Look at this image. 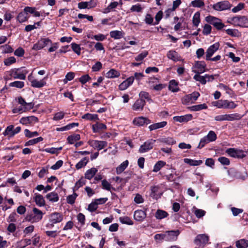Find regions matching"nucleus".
I'll return each mask as SVG.
<instances>
[{"label":"nucleus","mask_w":248,"mask_h":248,"mask_svg":"<svg viewBox=\"0 0 248 248\" xmlns=\"http://www.w3.org/2000/svg\"><path fill=\"white\" fill-rule=\"evenodd\" d=\"M28 72V70L25 67L12 68L5 72L4 79L5 80H11L12 79L25 80L26 78V75Z\"/></svg>","instance_id":"1"},{"label":"nucleus","mask_w":248,"mask_h":248,"mask_svg":"<svg viewBox=\"0 0 248 248\" xmlns=\"http://www.w3.org/2000/svg\"><path fill=\"white\" fill-rule=\"evenodd\" d=\"M63 219V215L62 213L55 212L48 215L49 222L46 225L48 229H52L55 224L61 222Z\"/></svg>","instance_id":"2"},{"label":"nucleus","mask_w":248,"mask_h":248,"mask_svg":"<svg viewBox=\"0 0 248 248\" xmlns=\"http://www.w3.org/2000/svg\"><path fill=\"white\" fill-rule=\"evenodd\" d=\"M217 139L216 133L212 130L210 131L206 136H205L200 140L198 148L201 149L209 142L215 141Z\"/></svg>","instance_id":"3"},{"label":"nucleus","mask_w":248,"mask_h":248,"mask_svg":"<svg viewBox=\"0 0 248 248\" xmlns=\"http://www.w3.org/2000/svg\"><path fill=\"white\" fill-rule=\"evenodd\" d=\"M33 213L28 215L26 217L27 220L32 223H36L42 220L44 213L36 207L32 209Z\"/></svg>","instance_id":"4"},{"label":"nucleus","mask_w":248,"mask_h":248,"mask_svg":"<svg viewBox=\"0 0 248 248\" xmlns=\"http://www.w3.org/2000/svg\"><path fill=\"white\" fill-rule=\"evenodd\" d=\"M232 24L235 26L248 28V18L245 16H236L231 19Z\"/></svg>","instance_id":"5"},{"label":"nucleus","mask_w":248,"mask_h":248,"mask_svg":"<svg viewBox=\"0 0 248 248\" xmlns=\"http://www.w3.org/2000/svg\"><path fill=\"white\" fill-rule=\"evenodd\" d=\"M232 6V4L229 1L223 0L214 4L212 8L214 10L220 12L230 10Z\"/></svg>","instance_id":"6"},{"label":"nucleus","mask_w":248,"mask_h":248,"mask_svg":"<svg viewBox=\"0 0 248 248\" xmlns=\"http://www.w3.org/2000/svg\"><path fill=\"white\" fill-rule=\"evenodd\" d=\"M206 71V64L204 61H197L192 67V71L196 74H202Z\"/></svg>","instance_id":"7"},{"label":"nucleus","mask_w":248,"mask_h":248,"mask_svg":"<svg viewBox=\"0 0 248 248\" xmlns=\"http://www.w3.org/2000/svg\"><path fill=\"white\" fill-rule=\"evenodd\" d=\"M226 152L229 155L234 158H243L246 156L245 151L235 148H229Z\"/></svg>","instance_id":"8"},{"label":"nucleus","mask_w":248,"mask_h":248,"mask_svg":"<svg viewBox=\"0 0 248 248\" xmlns=\"http://www.w3.org/2000/svg\"><path fill=\"white\" fill-rule=\"evenodd\" d=\"M200 93L197 92H194L190 94H187L183 97L182 102L183 104L188 105L193 103L200 96Z\"/></svg>","instance_id":"9"},{"label":"nucleus","mask_w":248,"mask_h":248,"mask_svg":"<svg viewBox=\"0 0 248 248\" xmlns=\"http://www.w3.org/2000/svg\"><path fill=\"white\" fill-rule=\"evenodd\" d=\"M88 144L94 149L100 151L107 146L108 142L106 141L90 140L88 141Z\"/></svg>","instance_id":"10"},{"label":"nucleus","mask_w":248,"mask_h":248,"mask_svg":"<svg viewBox=\"0 0 248 248\" xmlns=\"http://www.w3.org/2000/svg\"><path fill=\"white\" fill-rule=\"evenodd\" d=\"M155 140L150 139L146 141L143 144L140 145L139 152L140 153H144L151 150L155 142Z\"/></svg>","instance_id":"11"},{"label":"nucleus","mask_w":248,"mask_h":248,"mask_svg":"<svg viewBox=\"0 0 248 248\" xmlns=\"http://www.w3.org/2000/svg\"><path fill=\"white\" fill-rule=\"evenodd\" d=\"M209 241V236L206 234H200L197 235L195 240V244L201 247H203L205 245L208 243Z\"/></svg>","instance_id":"12"},{"label":"nucleus","mask_w":248,"mask_h":248,"mask_svg":"<svg viewBox=\"0 0 248 248\" xmlns=\"http://www.w3.org/2000/svg\"><path fill=\"white\" fill-rule=\"evenodd\" d=\"M150 196L154 199L157 200L163 194L161 186L159 185L154 186L151 187Z\"/></svg>","instance_id":"13"},{"label":"nucleus","mask_w":248,"mask_h":248,"mask_svg":"<svg viewBox=\"0 0 248 248\" xmlns=\"http://www.w3.org/2000/svg\"><path fill=\"white\" fill-rule=\"evenodd\" d=\"M179 234L180 232L179 230L166 231L165 232V241H176Z\"/></svg>","instance_id":"14"},{"label":"nucleus","mask_w":248,"mask_h":248,"mask_svg":"<svg viewBox=\"0 0 248 248\" xmlns=\"http://www.w3.org/2000/svg\"><path fill=\"white\" fill-rule=\"evenodd\" d=\"M151 123L150 120L143 116L136 117L133 120V124L138 126H142L145 124L147 125Z\"/></svg>","instance_id":"15"},{"label":"nucleus","mask_w":248,"mask_h":248,"mask_svg":"<svg viewBox=\"0 0 248 248\" xmlns=\"http://www.w3.org/2000/svg\"><path fill=\"white\" fill-rule=\"evenodd\" d=\"M97 0H90L89 1H82L78 3V8L80 9H91L97 5Z\"/></svg>","instance_id":"16"},{"label":"nucleus","mask_w":248,"mask_h":248,"mask_svg":"<svg viewBox=\"0 0 248 248\" xmlns=\"http://www.w3.org/2000/svg\"><path fill=\"white\" fill-rule=\"evenodd\" d=\"M219 47V43H215L212 45L210 46L207 49L205 54H206V60L207 59H210V57H211L214 54L218 49Z\"/></svg>","instance_id":"17"},{"label":"nucleus","mask_w":248,"mask_h":248,"mask_svg":"<svg viewBox=\"0 0 248 248\" xmlns=\"http://www.w3.org/2000/svg\"><path fill=\"white\" fill-rule=\"evenodd\" d=\"M134 81V77L132 76L130 77L126 78L125 80L123 81L118 86V89L120 91H124L128 87L131 86Z\"/></svg>","instance_id":"18"},{"label":"nucleus","mask_w":248,"mask_h":248,"mask_svg":"<svg viewBox=\"0 0 248 248\" xmlns=\"http://www.w3.org/2000/svg\"><path fill=\"white\" fill-rule=\"evenodd\" d=\"M38 121V118L34 116L22 117L19 122L24 125H28L32 123H35Z\"/></svg>","instance_id":"19"},{"label":"nucleus","mask_w":248,"mask_h":248,"mask_svg":"<svg viewBox=\"0 0 248 248\" xmlns=\"http://www.w3.org/2000/svg\"><path fill=\"white\" fill-rule=\"evenodd\" d=\"M166 166L167 168L166 169L167 170H174L172 169L170 165H166V162L162 161V160H159L154 165L153 171L154 172H157L158 171H159L163 167Z\"/></svg>","instance_id":"20"},{"label":"nucleus","mask_w":248,"mask_h":248,"mask_svg":"<svg viewBox=\"0 0 248 248\" xmlns=\"http://www.w3.org/2000/svg\"><path fill=\"white\" fill-rule=\"evenodd\" d=\"M33 199L37 206L39 207H43L45 205L46 203L44 198L40 194L37 193H34Z\"/></svg>","instance_id":"21"},{"label":"nucleus","mask_w":248,"mask_h":248,"mask_svg":"<svg viewBox=\"0 0 248 248\" xmlns=\"http://www.w3.org/2000/svg\"><path fill=\"white\" fill-rule=\"evenodd\" d=\"M192 115L190 114H186L182 116H176L173 118L174 121L178 122L179 123H186L192 119Z\"/></svg>","instance_id":"22"},{"label":"nucleus","mask_w":248,"mask_h":248,"mask_svg":"<svg viewBox=\"0 0 248 248\" xmlns=\"http://www.w3.org/2000/svg\"><path fill=\"white\" fill-rule=\"evenodd\" d=\"M146 104L145 101L137 99L132 106V109L135 111H142Z\"/></svg>","instance_id":"23"},{"label":"nucleus","mask_w":248,"mask_h":248,"mask_svg":"<svg viewBox=\"0 0 248 248\" xmlns=\"http://www.w3.org/2000/svg\"><path fill=\"white\" fill-rule=\"evenodd\" d=\"M46 78H44L43 79L39 80L37 79H34L31 81V86L32 87L36 88H40L45 86L46 84Z\"/></svg>","instance_id":"24"},{"label":"nucleus","mask_w":248,"mask_h":248,"mask_svg":"<svg viewBox=\"0 0 248 248\" xmlns=\"http://www.w3.org/2000/svg\"><path fill=\"white\" fill-rule=\"evenodd\" d=\"M146 217V213L142 210H137L135 211L134 214V218L138 221H143Z\"/></svg>","instance_id":"25"},{"label":"nucleus","mask_w":248,"mask_h":248,"mask_svg":"<svg viewBox=\"0 0 248 248\" xmlns=\"http://www.w3.org/2000/svg\"><path fill=\"white\" fill-rule=\"evenodd\" d=\"M29 12L26 10V7L24 8L23 11L20 12L17 16V19L20 23H23L26 22L29 19L28 16Z\"/></svg>","instance_id":"26"},{"label":"nucleus","mask_w":248,"mask_h":248,"mask_svg":"<svg viewBox=\"0 0 248 248\" xmlns=\"http://www.w3.org/2000/svg\"><path fill=\"white\" fill-rule=\"evenodd\" d=\"M106 77L108 78H114L120 77V72L115 69H110L106 73Z\"/></svg>","instance_id":"27"},{"label":"nucleus","mask_w":248,"mask_h":248,"mask_svg":"<svg viewBox=\"0 0 248 248\" xmlns=\"http://www.w3.org/2000/svg\"><path fill=\"white\" fill-rule=\"evenodd\" d=\"M168 88L169 90L173 93L178 92L180 90L178 82L174 79L170 81Z\"/></svg>","instance_id":"28"},{"label":"nucleus","mask_w":248,"mask_h":248,"mask_svg":"<svg viewBox=\"0 0 248 248\" xmlns=\"http://www.w3.org/2000/svg\"><path fill=\"white\" fill-rule=\"evenodd\" d=\"M167 57L169 59L174 62L180 61L182 59L179 54L175 51L170 50L167 53Z\"/></svg>","instance_id":"29"},{"label":"nucleus","mask_w":248,"mask_h":248,"mask_svg":"<svg viewBox=\"0 0 248 248\" xmlns=\"http://www.w3.org/2000/svg\"><path fill=\"white\" fill-rule=\"evenodd\" d=\"M110 36L111 38L118 40L123 38L124 35V32L122 31H112L109 32Z\"/></svg>","instance_id":"30"},{"label":"nucleus","mask_w":248,"mask_h":248,"mask_svg":"<svg viewBox=\"0 0 248 248\" xmlns=\"http://www.w3.org/2000/svg\"><path fill=\"white\" fill-rule=\"evenodd\" d=\"M106 125L103 123L97 122L92 125V129L93 133H99L101 130L106 129Z\"/></svg>","instance_id":"31"},{"label":"nucleus","mask_w":248,"mask_h":248,"mask_svg":"<svg viewBox=\"0 0 248 248\" xmlns=\"http://www.w3.org/2000/svg\"><path fill=\"white\" fill-rule=\"evenodd\" d=\"M167 124V122L166 121H162L159 123H155L151 124L149 126L150 131H153L159 128L164 127Z\"/></svg>","instance_id":"32"},{"label":"nucleus","mask_w":248,"mask_h":248,"mask_svg":"<svg viewBox=\"0 0 248 248\" xmlns=\"http://www.w3.org/2000/svg\"><path fill=\"white\" fill-rule=\"evenodd\" d=\"M31 244V240L24 239L18 241L16 244V248H25L26 246Z\"/></svg>","instance_id":"33"},{"label":"nucleus","mask_w":248,"mask_h":248,"mask_svg":"<svg viewBox=\"0 0 248 248\" xmlns=\"http://www.w3.org/2000/svg\"><path fill=\"white\" fill-rule=\"evenodd\" d=\"M139 99L142 100V101H145L149 102V103L152 102L153 101L151 99V96L149 93L145 91H141L139 94Z\"/></svg>","instance_id":"34"},{"label":"nucleus","mask_w":248,"mask_h":248,"mask_svg":"<svg viewBox=\"0 0 248 248\" xmlns=\"http://www.w3.org/2000/svg\"><path fill=\"white\" fill-rule=\"evenodd\" d=\"M26 10L29 12V13L33 15L34 16L39 17L40 16H43V13H44V11L38 12L36 11L35 7H26Z\"/></svg>","instance_id":"35"},{"label":"nucleus","mask_w":248,"mask_h":248,"mask_svg":"<svg viewBox=\"0 0 248 248\" xmlns=\"http://www.w3.org/2000/svg\"><path fill=\"white\" fill-rule=\"evenodd\" d=\"M243 117V115H242L240 114H239L237 113L226 114L227 121H235V120H239Z\"/></svg>","instance_id":"36"},{"label":"nucleus","mask_w":248,"mask_h":248,"mask_svg":"<svg viewBox=\"0 0 248 248\" xmlns=\"http://www.w3.org/2000/svg\"><path fill=\"white\" fill-rule=\"evenodd\" d=\"M46 198L50 202H56L59 200L58 194L54 192H52L46 195Z\"/></svg>","instance_id":"37"},{"label":"nucleus","mask_w":248,"mask_h":248,"mask_svg":"<svg viewBox=\"0 0 248 248\" xmlns=\"http://www.w3.org/2000/svg\"><path fill=\"white\" fill-rule=\"evenodd\" d=\"M98 170L95 168H92L88 170L85 173V178L91 180L97 172Z\"/></svg>","instance_id":"38"},{"label":"nucleus","mask_w":248,"mask_h":248,"mask_svg":"<svg viewBox=\"0 0 248 248\" xmlns=\"http://www.w3.org/2000/svg\"><path fill=\"white\" fill-rule=\"evenodd\" d=\"M129 164V162L127 160H125L119 165L116 169V173L117 174H120L123 172L127 167Z\"/></svg>","instance_id":"39"},{"label":"nucleus","mask_w":248,"mask_h":248,"mask_svg":"<svg viewBox=\"0 0 248 248\" xmlns=\"http://www.w3.org/2000/svg\"><path fill=\"white\" fill-rule=\"evenodd\" d=\"M80 139V136L78 134H74L71 135L67 138V141L70 144H73L75 142Z\"/></svg>","instance_id":"40"},{"label":"nucleus","mask_w":248,"mask_h":248,"mask_svg":"<svg viewBox=\"0 0 248 248\" xmlns=\"http://www.w3.org/2000/svg\"><path fill=\"white\" fill-rule=\"evenodd\" d=\"M184 161L185 163L192 166H199L203 163L202 160H196L190 158H185Z\"/></svg>","instance_id":"41"},{"label":"nucleus","mask_w":248,"mask_h":248,"mask_svg":"<svg viewBox=\"0 0 248 248\" xmlns=\"http://www.w3.org/2000/svg\"><path fill=\"white\" fill-rule=\"evenodd\" d=\"M237 105L232 101L224 100V109H232L237 107Z\"/></svg>","instance_id":"42"},{"label":"nucleus","mask_w":248,"mask_h":248,"mask_svg":"<svg viewBox=\"0 0 248 248\" xmlns=\"http://www.w3.org/2000/svg\"><path fill=\"white\" fill-rule=\"evenodd\" d=\"M208 108L207 105L205 103L202 104L196 105L192 106L189 108L191 111H197L202 109H206Z\"/></svg>","instance_id":"43"},{"label":"nucleus","mask_w":248,"mask_h":248,"mask_svg":"<svg viewBox=\"0 0 248 248\" xmlns=\"http://www.w3.org/2000/svg\"><path fill=\"white\" fill-rule=\"evenodd\" d=\"M87 37L88 38H91L92 39H93L95 40L98 41V42H99V41H103L104 40L106 39L107 35H104L102 33H99L93 36L88 35Z\"/></svg>","instance_id":"44"},{"label":"nucleus","mask_w":248,"mask_h":248,"mask_svg":"<svg viewBox=\"0 0 248 248\" xmlns=\"http://www.w3.org/2000/svg\"><path fill=\"white\" fill-rule=\"evenodd\" d=\"M89 161V159L88 157L83 158L76 165V168L77 170H79L84 167L87 164Z\"/></svg>","instance_id":"45"},{"label":"nucleus","mask_w":248,"mask_h":248,"mask_svg":"<svg viewBox=\"0 0 248 248\" xmlns=\"http://www.w3.org/2000/svg\"><path fill=\"white\" fill-rule=\"evenodd\" d=\"M14 126L13 125H10L8 126L4 132L2 133V134L4 136H9V139L10 138H12L14 137V136H12V133L14 132Z\"/></svg>","instance_id":"46"},{"label":"nucleus","mask_w":248,"mask_h":248,"mask_svg":"<svg viewBox=\"0 0 248 248\" xmlns=\"http://www.w3.org/2000/svg\"><path fill=\"white\" fill-rule=\"evenodd\" d=\"M168 216V214L167 212L158 209L156 211L155 215V217L158 219H162Z\"/></svg>","instance_id":"47"},{"label":"nucleus","mask_w":248,"mask_h":248,"mask_svg":"<svg viewBox=\"0 0 248 248\" xmlns=\"http://www.w3.org/2000/svg\"><path fill=\"white\" fill-rule=\"evenodd\" d=\"M83 119L89 121H93L98 120V115L96 114L86 113L82 116Z\"/></svg>","instance_id":"48"},{"label":"nucleus","mask_w":248,"mask_h":248,"mask_svg":"<svg viewBox=\"0 0 248 248\" xmlns=\"http://www.w3.org/2000/svg\"><path fill=\"white\" fill-rule=\"evenodd\" d=\"M236 247L237 248H247L248 247V241L245 239H241L236 242Z\"/></svg>","instance_id":"49"},{"label":"nucleus","mask_w":248,"mask_h":248,"mask_svg":"<svg viewBox=\"0 0 248 248\" xmlns=\"http://www.w3.org/2000/svg\"><path fill=\"white\" fill-rule=\"evenodd\" d=\"M190 5L193 7L202 8L204 6L203 0H194L190 3Z\"/></svg>","instance_id":"50"},{"label":"nucleus","mask_w":248,"mask_h":248,"mask_svg":"<svg viewBox=\"0 0 248 248\" xmlns=\"http://www.w3.org/2000/svg\"><path fill=\"white\" fill-rule=\"evenodd\" d=\"M201 74H195L193 77V79L196 81L200 82L202 84L204 85L206 83L205 75L201 76Z\"/></svg>","instance_id":"51"},{"label":"nucleus","mask_w":248,"mask_h":248,"mask_svg":"<svg viewBox=\"0 0 248 248\" xmlns=\"http://www.w3.org/2000/svg\"><path fill=\"white\" fill-rule=\"evenodd\" d=\"M118 5V2L114 1L111 2L108 7L104 9V13L107 14L109 13L112 9L117 7Z\"/></svg>","instance_id":"52"},{"label":"nucleus","mask_w":248,"mask_h":248,"mask_svg":"<svg viewBox=\"0 0 248 248\" xmlns=\"http://www.w3.org/2000/svg\"><path fill=\"white\" fill-rule=\"evenodd\" d=\"M71 48L73 51L78 55H80L81 54V48L80 46L76 43H72L71 44Z\"/></svg>","instance_id":"53"},{"label":"nucleus","mask_w":248,"mask_h":248,"mask_svg":"<svg viewBox=\"0 0 248 248\" xmlns=\"http://www.w3.org/2000/svg\"><path fill=\"white\" fill-rule=\"evenodd\" d=\"M120 221L122 224H127L128 225H132L134 223L133 221L128 217H123L119 218Z\"/></svg>","instance_id":"54"},{"label":"nucleus","mask_w":248,"mask_h":248,"mask_svg":"<svg viewBox=\"0 0 248 248\" xmlns=\"http://www.w3.org/2000/svg\"><path fill=\"white\" fill-rule=\"evenodd\" d=\"M78 196V195L76 193L74 192V193L70 195L67 197V202L70 204H73L75 203V200Z\"/></svg>","instance_id":"55"},{"label":"nucleus","mask_w":248,"mask_h":248,"mask_svg":"<svg viewBox=\"0 0 248 248\" xmlns=\"http://www.w3.org/2000/svg\"><path fill=\"white\" fill-rule=\"evenodd\" d=\"M43 140V139L41 137H38L35 139H33L31 140H29L27 142H26L25 144V146H31L34 145L35 144L39 142L42 141Z\"/></svg>","instance_id":"56"},{"label":"nucleus","mask_w":248,"mask_h":248,"mask_svg":"<svg viewBox=\"0 0 248 248\" xmlns=\"http://www.w3.org/2000/svg\"><path fill=\"white\" fill-rule=\"evenodd\" d=\"M143 9V8L141 6V4L137 3L135 5H132L130 8V10L132 12L140 13L142 12Z\"/></svg>","instance_id":"57"},{"label":"nucleus","mask_w":248,"mask_h":248,"mask_svg":"<svg viewBox=\"0 0 248 248\" xmlns=\"http://www.w3.org/2000/svg\"><path fill=\"white\" fill-rule=\"evenodd\" d=\"M192 22L194 26H198L200 23V14L199 12L195 13L193 16Z\"/></svg>","instance_id":"58"},{"label":"nucleus","mask_w":248,"mask_h":248,"mask_svg":"<svg viewBox=\"0 0 248 248\" xmlns=\"http://www.w3.org/2000/svg\"><path fill=\"white\" fill-rule=\"evenodd\" d=\"M85 184V180L83 179H80L78 181H77L75 186L73 188V190L74 192L78 190L80 187L82 186Z\"/></svg>","instance_id":"59"},{"label":"nucleus","mask_w":248,"mask_h":248,"mask_svg":"<svg viewBox=\"0 0 248 248\" xmlns=\"http://www.w3.org/2000/svg\"><path fill=\"white\" fill-rule=\"evenodd\" d=\"M9 86L21 89L24 86V82L21 81H15L10 83Z\"/></svg>","instance_id":"60"},{"label":"nucleus","mask_w":248,"mask_h":248,"mask_svg":"<svg viewBox=\"0 0 248 248\" xmlns=\"http://www.w3.org/2000/svg\"><path fill=\"white\" fill-rule=\"evenodd\" d=\"M62 147H60L59 148H47L44 149V151L46 153H50L51 154H55L58 153L59 151H61L62 149Z\"/></svg>","instance_id":"61"},{"label":"nucleus","mask_w":248,"mask_h":248,"mask_svg":"<svg viewBox=\"0 0 248 248\" xmlns=\"http://www.w3.org/2000/svg\"><path fill=\"white\" fill-rule=\"evenodd\" d=\"M75 77V73L72 72H68L66 74L65 78L63 79L64 84H66L68 81L72 80Z\"/></svg>","instance_id":"62"},{"label":"nucleus","mask_w":248,"mask_h":248,"mask_svg":"<svg viewBox=\"0 0 248 248\" xmlns=\"http://www.w3.org/2000/svg\"><path fill=\"white\" fill-rule=\"evenodd\" d=\"M148 55V51L145 50L142 51L141 53L139 54L135 58V60L136 61L141 62L145 57Z\"/></svg>","instance_id":"63"},{"label":"nucleus","mask_w":248,"mask_h":248,"mask_svg":"<svg viewBox=\"0 0 248 248\" xmlns=\"http://www.w3.org/2000/svg\"><path fill=\"white\" fill-rule=\"evenodd\" d=\"M24 134L26 137L29 138L37 136L39 135L37 131L31 132L28 129H26L24 130Z\"/></svg>","instance_id":"64"}]
</instances>
